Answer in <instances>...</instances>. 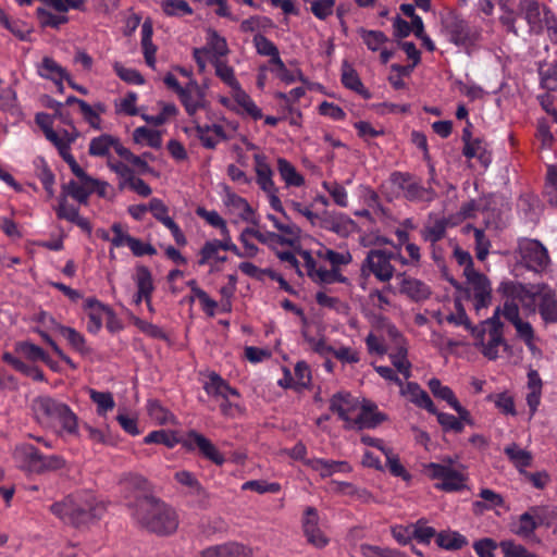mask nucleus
Listing matches in <instances>:
<instances>
[{"mask_svg": "<svg viewBox=\"0 0 557 557\" xmlns=\"http://www.w3.org/2000/svg\"><path fill=\"white\" fill-rule=\"evenodd\" d=\"M330 410L344 421L346 429H373L382 423L386 417L377 411V407L370 400L360 403L349 393H336L330 400Z\"/></svg>", "mask_w": 557, "mask_h": 557, "instance_id": "f257e3e1", "label": "nucleus"}, {"mask_svg": "<svg viewBox=\"0 0 557 557\" xmlns=\"http://www.w3.org/2000/svg\"><path fill=\"white\" fill-rule=\"evenodd\" d=\"M132 517L144 528L159 535H168L178 527L177 515L164 503L148 496L131 506Z\"/></svg>", "mask_w": 557, "mask_h": 557, "instance_id": "f03ea898", "label": "nucleus"}, {"mask_svg": "<svg viewBox=\"0 0 557 557\" xmlns=\"http://www.w3.org/2000/svg\"><path fill=\"white\" fill-rule=\"evenodd\" d=\"M53 515L64 523L81 527L96 519L104 512V506L98 502L94 494L84 492L67 496L50 507Z\"/></svg>", "mask_w": 557, "mask_h": 557, "instance_id": "7ed1b4c3", "label": "nucleus"}, {"mask_svg": "<svg viewBox=\"0 0 557 557\" xmlns=\"http://www.w3.org/2000/svg\"><path fill=\"white\" fill-rule=\"evenodd\" d=\"M473 346L488 360L499 357V351L507 348L504 338V324L499 320V309H496L493 317L480 322L471 329Z\"/></svg>", "mask_w": 557, "mask_h": 557, "instance_id": "20e7f679", "label": "nucleus"}, {"mask_svg": "<svg viewBox=\"0 0 557 557\" xmlns=\"http://www.w3.org/2000/svg\"><path fill=\"white\" fill-rule=\"evenodd\" d=\"M32 410L38 422L42 424L58 422L66 434L77 433V417L66 404L48 395H40L33 399Z\"/></svg>", "mask_w": 557, "mask_h": 557, "instance_id": "39448f33", "label": "nucleus"}, {"mask_svg": "<svg viewBox=\"0 0 557 557\" xmlns=\"http://www.w3.org/2000/svg\"><path fill=\"white\" fill-rule=\"evenodd\" d=\"M425 474L432 480H438L435 488L444 492H458L466 487L468 480L466 468L451 458H444L441 462H430L424 466Z\"/></svg>", "mask_w": 557, "mask_h": 557, "instance_id": "423d86ee", "label": "nucleus"}, {"mask_svg": "<svg viewBox=\"0 0 557 557\" xmlns=\"http://www.w3.org/2000/svg\"><path fill=\"white\" fill-rule=\"evenodd\" d=\"M14 458L22 467L37 473L55 471L65 465L61 456H45L35 446L29 444L17 446L14 450Z\"/></svg>", "mask_w": 557, "mask_h": 557, "instance_id": "0eeeda50", "label": "nucleus"}, {"mask_svg": "<svg viewBox=\"0 0 557 557\" xmlns=\"http://www.w3.org/2000/svg\"><path fill=\"white\" fill-rule=\"evenodd\" d=\"M443 29L451 44L467 50L481 40V29L471 26L466 20L455 14L448 15L443 21Z\"/></svg>", "mask_w": 557, "mask_h": 557, "instance_id": "6e6552de", "label": "nucleus"}, {"mask_svg": "<svg viewBox=\"0 0 557 557\" xmlns=\"http://www.w3.org/2000/svg\"><path fill=\"white\" fill-rule=\"evenodd\" d=\"M256 182L260 189L267 195L270 207L286 216L283 203L278 197V187L273 181V170L263 153L253 156Z\"/></svg>", "mask_w": 557, "mask_h": 557, "instance_id": "1a4fd4ad", "label": "nucleus"}, {"mask_svg": "<svg viewBox=\"0 0 557 557\" xmlns=\"http://www.w3.org/2000/svg\"><path fill=\"white\" fill-rule=\"evenodd\" d=\"M393 258L394 253L385 249L369 250L361 264L362 275H373L377 281L388 283L395 274Z\"/></svg>", "mask_w": 557, "mask_h": 557, "instance_id": "9d476101", "label": "nucleus"}, {"mask_svg": "<svg viewBox=\"0 0 557 557\" xmlns=\"http://www.w3.org/2000/svg\"><path fill=\"white\" fill-rule=\"evenodd\" d=\"M519 253L524 265L533 271H542L549 263L547 249L535 239L520 240Z\"/></svg>", "mask_w": 557, "mask_h": 557, "instance_id": "9b49d317", "label": "nucleus"}, {"mask_svg": "<svg viewBox=\"0 0 557 557\" xmlns=\"http://www.w3.org/2000/svg\"><path fill=\"white\" fill-rule=\"evenodd\" d=\"M221 199L230 214L235 215L243 222L257 223L252 207L245 198L233 191L230 186H222Z\"/></svg>", "mask_w": 557, "mask_h": 557, "instance_id": "f8f14e48", "label": "nucleus"}, {"mask_svg": "<svg viewBox=\"0 0 557 557\" xmlns=\"http://www.w3.org/2000/svg\"><path fill=\"white\" fill-rule=\"evenodd\" d=\"M543 522L544 508L533 506L511 522L510 530L522 539H529L534 534L536 528Z\"/></svg>", "mask_w": 557, "mask_h": 557, "instance_id": "ddd939ff", "label": "nucleus"}, {"mask_svg": "<svg viewBox=\"0 0 557 557\" xmlns=\"http://www.w3.org/2000/svg\"><path fill=\"white\" fill-rule=\"evenodd\" d=\"M178 98L189 116H195L198 111L206 109V92L195 79H190L184 89H180Z\"/></svg>", "mask_w": 557, "mask_h": 557, "instance_id": "4468645a", "label": "nucleus"}, {"mask_svg": "<svg viewBox=\"0 0 557 557\" xmlns=\"http://www.w3.org/2000/svg\"><path fill=\"white\" fill-rule=\"evenodd\" d=\"M319 515L315 508L307 507L302 517V531L309 544L323 548L329 544L327 536L319 527Z\"/></svg>", "mask_w": 557, "mask_h": 557, "instance_id": "2eb2a0df", "label": "nucleus"}, {"mask_svg": "<svg viewBox=\"0 0 557 557\" xmlns=\"http://www.w3.org/2000/svg\"><path fill=\"white\" fill-rule=\"evenodd\" d=\"M546 5H541L537 0H519V12L533 35L544 32V15Z\"/></svg>", "mask_w": 557, "mask_h": 557, "instance_id": "dca6fc26", "label": "nucleus"}, {"mask_svg": "<svg viewBox=\"0 0 557 557\" xmlns=\"http://www.w3.org/2000/svg\"><path fill=\"white\" fill-rule=\"evenodd\" d=\"M399 293L416 302L426 300L431 296V288L421 280L407 275L405 272L396 274Z\"/></svg>", "mask_w": 557, "mask_h": 557, "instance_id": "f3484780", "label": "nucleus"}, {"mask_svg": "<svg viewBox=\"0 0 557 557\" xmlns=\"http://www.w3.org/2000/svg\"><path fill=\"white\" fill-rule=\"evenodd\" d=\"M467 282L473 293L474 307L479 311L486 308L492 299V287L487 277L478 271L466 275Z\"/></svg>", "mask_w": 557, "mask_h": 557, "instance_id": "a211bd4d", "label": "nucleus"}, {"mask_svg": "<svg viewBox=\"0 0 557 557\" xmlns=\"http://www.w3.org/2000/svg\"><path fill=\"white\" fill-rule=\"evenodd\" d=\"M107 187L106 183H101L95 178H88V180H79V182L76 181H70L64 186V191L67 196H71L73 199L81 203H86L89 196L98 190L99 194H103V189Z\"/></svg>", "mask_w": 557, "mask_h": 557, "instance_id": "6ab92c4d", "label": "nucleus"}, {"mask_svg": "<svg viewBox=\"0 0 557 557\" xmlns=\"http://www.w3.org/2000/svg\"><path fill=\"white\" fill-rule=\"evenodd\" d=\"M185 444L188 448H198L203 457L215 465L221 466L225 461L224 456L218 450L212 442L196 431L188 432Z\"/></svg>", "mask_w": 557, "mask_h": 557, "instance_id": "aec40b11", "label": "nucleus"}, {"mask_svg": "<svg viewBox=\"0 0 557 557\" xmlns=\"http://www.w3.org/2000/svg\"><path fill=\"white\" fill-rule=\"evenodd\" d=\"M305 465L319 473L321 478H329L335 473H349L352 470L351 466L344 460L310 458L305 460Z\"/></svg>", "mask_w": 557, "mask_h": 557, "instance_id": "412c9836", "label": "nucleus"}, {"mask_svg": "<svg viewBox=\"0 0 557 557\" xmlns=\"http://www.w3.org/2000/svg\"><path fill=\"white\" fill-rule=\"evenodd\" d=\"M206 393L214 398L239 397V392L232 387L220 374L210 372L202 382Z\"/></svg>", "mask_w": 557, "mask_h": 557, "instance_id": "4be33fe9", "label": "nucleus"}, {"mask_svg": "<svg viewBox=\"0 0 557 557\" xmlns=\"http://www.w3.org/2000/svg\"><path fill=\"white\" fill-rule=\"evenodd\" d=\"M400 395L417 407L423 408L430 413H436V407L434 406L433 400L418 383H403V386H400Z\"/></svg>", "mask_w": 557, "mask_h": 557, "instance_id": "5701e85b", "label": "nucleus"}, {"mask_svg": "<svg viewBox=\"0 0 557 557\" xmlns=\"http://www.w3.org/2000/svg\"><path fill=\"white\" fill-rule=\"evenodd\" d=\"M447 227L448 220L446 218H437L434 213H430L428 222L423 225L420 234L425 243L434 245L445 237Z\"/></svg>", "mask_w": 557, "mask_h": 557, "instance_id": "b1692460", "label": "nucleus"}, {"mask_svg": "<svg viewBox=\"0 0 557 557\" xmlns=\"http://www.w3.org/2000/svg\"><path fill=\"white\" fill-rule=\"evenodd\" d=\"M539 312L545 323H557V296L555 290L542 285L539 293Z\"/></svg>", "mask_w": 557, "mask_h": 557, "instance_id": "393cba45", "label": "nucleus"}, {"mask_svg": "<svg viewBox=\"0 0 557 557\" xmlns=\"http://www.w3.org/2000/svg\"><path fill=\"white\" fill-rule=\"evenodd\" d=\"M541 286L533 287L532 290L527 289L521 284H510L508 289H510V295L513 296V299L517 300L524 309L534 312L536 306H540V288Z\"/></svg>", "mask_w": 557, "mask_h": 557, "instance_id": "a878e982", "label": "nucleus"}, {"mask_svg": "<svg viewBox=\"0 0 557 557\" xmlns=\"http://www.w3.org/2000/svg\"><path fill=\"white\" fill-rule=\"evenodd\" d=\"M78 132L74 126L71 125V129L49 131L46 138L53 144L58 149L60 156L71 153V145L77 139Z\"/></svg>", "mask_w": 557, "mask_h": 557, "instance_id": "bb28decb", "label": "nucleus"}, {"mask_svg": "<svg viewBox=\"0 0 557 557\" xmlns=\"http://www.w3.org/2000/svg\"><path fill=\"white\" fill-rule=\"evenodd\" d=\"M200 557H250V553L243 544L228 542L203 549Z\"/></svg>", "mask_w": 557, "mask_h": 557, "instance_id": "cd10ccee", "label": "nucleus"}, {"mask_svg": "<svg viewBox=\"0 0 557 557\" xmlns=\"http://www.w3.org/2000/svg\"><path fill=\"white\" fill-rule=\"evenodd\" d=\"M325 227L341 237H348L357 231L358 225L345 213H334L325 220Z\"/></svg>", "mask_w": 557, "mask_h": 557, "instance_id": "c85d7f7f", "label": "nucleus"}, {"mask_svg": "<svg viewBox=\"0 0 557 557\" xmlns=\"http://www.w3.org/2000/svg\"><path fill=\"white\" fill-rule=\"evenodd\" d=\"M195 129L202 146L208 149L215 148L220 141L226 138L223 126L219 124L200 125L197 123Z\"/></svg>", "mask_w": 557, "mask_h": 557, "instance_id": "c756f323", "label": "nucleus"}, {"mask_svg": "<svg viewBox=\"0 0 557 557\" xmlns=\"http://www.w3.org/2000/svg\"><path fill=\"white\" fill-rule=\"evenodd\" d=\"M85 309L88 310L87 330L90 333H98L102 327V322L106 319L108 306H104L96 298H88L85 301Z\"/></svg>", "mask_w": 557, "mask_h": 557, "instance_id": "7c9ffc66", "label": "nucleus"}, {"mask_svg": "<svg viewBox=\"0 0 557 557\" xmlns=\"http://www.w3.org/2000/svg\"><path fill=\"white\" fill-rule=\"evenodd\" d=\"M277 171L286 187H301L305 184V177L286 159H277Z\"/></svg>", "mask_w": 557, "mask_h": 557, "instance_id": "2f4dec72", "label": "nucleus"}, {"mask_svg": "<svg viewBox=\"0 0 557 557\" xmlns=\"http://www.w3.org/2000/svg\"><path fill=\"white\" fill-rule=\"evenodd\" d=\"M342 83L346 88L362 95L366 98L369 97V92L364 88L357 71L347 61L342 63Z\"/></svg>", "mask_w": 557, "mask_h": 557, "instance_id": "473e14b6", "label": "nucleus"}, {"mask_svg": "<svg viewBox=\"0 0 557 557\" xmlns=\"http://www.w3.org/2000/svg\"><path fill=\"white\" fill-rule=\"evenodd\" d=\"M407 187L405 198L411 202H424L429 205L437 197L436 191L432 187H424L414 178Z\"/></svg>", "mask_w": 557, "mask_h": 557, "instance_id": "72a5a7b5", "label": "nucleus"}, {"mask_svg": "<svg viewBox=\"0 0 557 557\" xmlns=\"http://www.w3.org/2000/svg\"><path fill=\"white\" fill-rule=\"evenodd\" d=\"M152 26L150 23L145 22L141 25V49L147 65L156 69V52L157 46L152 42Z\"/></svg>", "mask_w": 557, "mask_h": 557, "instance_id": "f704fd0d", "label": "nucleus"}, {"mask_svg": "<svg viewBox=\"0 0 557 557\" xmlns=\"http://www.w3.org/2000/svg\"><path fill=\"white\" fill-rule=\"evenodd\" d=\"M232 98L242 108L243 113L251 116L253 120L262 117L261 109L256 104L251 97L239 86L232 91Z\"/></svg>", "mask_w": 557, "mask_h": 557, "instance_id": "c9c22d12", "label": "nucleus"}, {"mask_svg": "<svg viewBox=\"0 0 557 557\" xmlns=\"http://www.w3.org/2000/svg\"><path fill=\"white\" fill-rule=\"evenodd\" d=\"M317 256L327 261L331 264V269H341L342 265H347L352 261V256L347 249L335 251L326 247H321L317 251Z\"/></svg>", "mask_w": 557, "mask_h": 557, "instance_id": "e433bc0d", "label": "nucleus"}, {"mask_svg": "<svg viewBox=\"0 0 557 557\" xmlns=\"http://www.w3.org/2000/svg\"><path fill=\"white\" fill-rule=\"evenodd\" d=\"M58 333L67 341L69 345L79 354H87L89 349L86 345L84 335L75 329L65 325H57Z\"/></svg>", "mask_w": 557, "mask_h": 557, "instance_id": "4c0bfd02", "label": "nucleus"}, {"mask_svg": "<svg viewBox=\"0 0 557 557\" xmlns=\"http://www.w3.org/2000/svg\"><path fill=\"white\" fill-rule=\"evenodd\" d=\"M38 74L41 77L51 79L53 82L57 79L70 81V74L66 72V70L49 57H45L42 59V62L38 69Z\"/></svg>", "mask_w": 557, "mask_h": 557, "instance_id": "58836bf2", "label": "nucleus"}, {"mask_svg": "<svg viewBox=\"0 0 557 557\" xmlns=\"http://www.w3.org/2000/svg\"><path fill=\"white\" fill-rule=\"evenodd\" d=\"M133 139L138 145H147L156 149L162 146L161 133L146 126L135 128L133 132Z\"/></svg>", "mask_w": 557, "mask_h": 557, "instance_id": "ea45409f", "label": "nucleus"}, {"mask_svg": "<svg viewBox=\"0 0 557 557\" xmlns=\"http://www.w3.org/2000/svg\"><path fill=\"white\" fill-rule=\"evenodd\" d=\"M114 144H116V137L102 134L90 140L88 152L92 157H109Z\"/></svg>", "mask_w": 557, "mask_h": 557, "instance_id": "a19ab883", "label": "nucleus"}, {"mask_svg": "<svg viewBox=\"0 0 557 557\" xmlns=\"http://www.w3.org/2000/svg\"><path fill=\"white\" fill-rule=\"evenodd\" d=\"M133 280L136 284L137 292L141 295L152 296L154 284L150 270L145 265H137Z\"/></svg>", "mask_w": 557, "mask_h": 557, "instance_id": "79ce46f5", "label": "nucleus"}, {"mask_svg": "<svg viewBox=\"0 0 557 557\" xmlns=\"http://www.w3.org/2000/svg\"><path fill=\"white\" fill-rule=\"evenodd\" d=\"M160 8L170 17H183L194 13L191 7L185 0H161Z\"/></svg>", "mask_w": 557, "mask_h": 557, "instance_id": "37998d69", "label": "nucleus"}, {"mask_svg": "<svg viewBox=\"0 0 557 557\" xmlns=\"http://www.w3.org/2000/svg\"><path fill=\"white\" fill-rule=\"evenodd\" d=\"M311 280L318 284L348 283V278L342 274L341 269H325L324 267H319L318 271L311 274Z\"/></svg>", "mask_w": 557, "mask_h": 557, "instance_id": "c03bdc74", "label": "nucleus"}, {"mask_svg": "<svg viewBox=\"0 0 557 557\" xmlns=\"http://www.w3.org/2000/svg\"><path fill=\"white\" fill-rule=\"evenodd\" d=\"M540 85L543 89L548 91H557V61L539 69Z\"/></svg>", "mask_w": 557, "mask_h": 557, "instance_id": "a18cd8bd", "label": "nucleus"}, {"mask_svg": "<svg viewBox=\"0 0 557 557\" xmlns=\"http://www.w3.org/2000/svg\"><path fill=\"white\" fill-rule=\"evenodd\" d=\"M90 399L97 406V413L104 417L109 411L113 410L115 401L110 392H99L90 388L88 391Z\"/></svg>", "mask_w": 557, "mask_h": 557, "instance_id": "49530a36", "label": "nucleus"}, {"mask_svg": "<svg viewBox=\"0 0 557 557\" xmlns=\"http://www.w3.org/2000/svg\"><path fill=\"white\" fill-rule=\"evenodd\" d=\"M207 51H210L214 54L216 60L222 57H225L228 53V47L226 39L219 35V33L214 29H209L207 32Z\"/></svg>", "mask_w": 557, "mask_h": 557, "instance_id": "de8ad7c7", "label": "nucleus"}, {"mask_svg": "<svg viewBox=\"0 0 557 557\" xmlns=\"http://www.w3.org/2000/svg\"><path fill=\"white\" fill-rule=\"evenodd\" d=\"M3 360L8 363H10L15 370L20 371L21 373L32 377L35 381H44L45 375L44 372L33 366L26 364L18 358H15L11 354L7 352L3 356Z\"/></svg>", "mask_w": 557, "mask_h": 557, "instance_id": "09e8293b", "label": "nucleus"}, {"mask_svg": "<svg viewBox=\"0 0 557 557\" xmlns=\"http://www.w3.org/2000/svg\"><path fill=\"white\" fill-rule=\"evenodd\" d=\"M504 451L518 469L525 468L531 465V454L528 450L520 448L516 443L507 445Z\"/></svg>", "mask_w": 557, "mask_h": 557, "instance_id": "8fccbe9b", "label": "nucleus"}, {"mask_svg": "<svg viewBox=\"0 0 557 557\" xmlns=\"http://www.w3.org/2000/svg\"><path fill=\"white\" fill-rule=\"evenodd\" d=\"M436 543L445 549H459L467 544V539L458 532L445 531L437 534Z\"/></svg>", "mask_w": 557, "mask_h": 557, "instance_id": "3c124183", "label": "nucleus"}, {"mask_svg": "<svg viewBox=\"0 0 557 557\" xmlns=\"http://www.w3.org/2000/svg\"><path fill=\"white\" fill-rule=\"evenodd\" d=\"M213 65H214V70H215V75L225 85H227L232 91L240 86L239 82L237 81V78L235 76L234 69L232 66H230L224 61L219 60V59L214 61Z\"/></svg>", "mask_w": 557, "mask_h": 557, "instance_id": "603ef678", "label": "nucleus"}, {"mask_svg": "<svg viewBox=\"0 0 557 557\" xmlns=\"http://www.w3.org/2000/svg\"><path fill=\"white\" fill-rule=\"evenodd\" d=\"M463 156L468 159L476 158L481 161L484 166H487L491 163V156L486 151L482 141L473 140L467 141L463 147Z\"/></svg>", "mask_w": 557, "mask_h": 557, "instance_id": "864d4df0", "label": "nucleus"}, {"mask_svg": "<svg viewBox=\"0 0 557 557\" xmlns=\"http://www.w3.org/2000/svg\"><path fill=\"white\" fill-rule=\"evenodd\" d=\"M358 33L362 38L364 45L371 51H377L388 40L386 35L381 30H369L359 28Z\"/></svg>", "mask_w": 557, "mask_h": 557, "instance_id": "5fc2aeb1", "label": "nucleus"}, {"mask_svg": "<svg viewBox=\"0 0 557 557\" xmlns=\"http://www.w3.org/2000/svg\"><path fill=\"white\" fill-rule=\"evenodd\" d=\"M16 350L33 361L40 360L46 364L50 363V357L39 346L33 343L21 342L16 345Z\"/></svg>", "mask_w": 557, "mask_h": 557, "instance_id": "6e6d98bb", "label": "nucleus"}, {"mask_svg": "<svg viewBox=\"0 0 557 557\" xmlns=\"http://www.w3.org/2000/svg\"><path fill=\"white\" fill-rule=\"evenodd\" d=\"M174 479L176 480L177 483L187 488V495H189L190 493H203V486L195 476V474L191 473L190 471L180 470L175 472Z\"/></svg>", "mask_w": 557, "mask_h": 557, "instance_id": "4d7b16f0", "label": "nucleus"}, {"mask_svg": "<svg viewBox=\"0 0 557 557\" xmlns=\"http://www.w3.org/2000/svg\"><path fill=\"white\" fill-rule=\"evenodd\" d=\"M428 386L436 398L445 400L450 407L455 401L458 400L453 389L449 386L443 385L442 382L436 377L429 380Z\"/></svg>", "mask_w": 557, "mask_h": 557, "instance_id": "13d9d810", "label": "nucleus"}, {"mask_svg": "<svg viewBox=\"0 0 557 557\" xmlns=\"http://www.w3.org/2000/svg\"><path fill=\"white\" fill-rule=\"evenodd\" d=\"M383 455L386 458V466L394 476L401 478L405 481L411 479L410 473L400 463L398 455L395 454L391 447Z\"/></svg>", "mask_w": 557, "mask_h": 557, "instance_id": "bf43d9fd", "label": "nucleus"}, {"mask_svg": "<svg viewBox=\"0 0 557 557\" xmlns=\"http://www.w3.org/2000/svg\"><path fill=\"white\" fill-rule=\"evenodd\" d=\"M108 166L111 171H113L119 176V188L124 189L127 187L129 182L134 178L135 172L127 164L116 161L113 162L111 160L108 161Z\"/></svg>", "mask_w": 557, "mask_h": 557, "instance_id": "052dcab7", "label": "nucleus"}, {"mask_svg": "<svg viewBox=\"0 0 557 557\" xmlns=\"http://www.w3.org/2000/svg\"><path fill=\"white\" fill-rule=\"evenodd\" d=\"M407 347L404 345V347H399L396 352L389 355L393 366L404 375L405 379H409L411 376V363L407 358Z\"/></svg>", "mask_w": 557, "mask_h": 557, "instance_id": "680f3d73", "label": "nucleus"}, {"mask_svg": "<svg viewBox=\"0 0 557 557\" xmlns=\"http://www.w3.org/2000/svg\"><path fill=\"white\" fill-rule=\"evenodd\" d=\"M138 95L134 91H129L122 99L115 101V112L117 114H125L128 116H135L138 114L137 109Z\"/></svg>", "mask_w": 557, "mask_h": 557, "instance_id": "e2e57ef3", "label": "nucleus"}, {"mask_svg": "<svg viewBox=\"0 0 557 557\" xmlns=\"http://www.w3.org/2000/svg\"><path fill=\"white\" fill-rule=\"evenodd\" d=\"M113 70L115 74L127 84L143 85L145 83L143 75L137 70L126 67L121 62H114Z\"/></svg>", "mask_w": 557, "mask_h": 557, "instance_id": "0e129e2a", "label": "nucleus"}, {"mask_svg": "<svg viewBox=\"0 0 557 557\" xmlns=\"http://www.w3.org/2000/svg\"><path fill=\"white\" fill-rule=\"evenodd\" d=\"M242 490L253 491L258 494L278 493L281 491V485L276 482H267L264 480H251L246 481L242 485Z\"/></svg>", "mask_w": 557, "mask_h": 557, "instance_id": "69168bd1", "label": "nucleus"}, {"mask_svg": "<svg viewBox=\"0 0 557 557\" xmlns=\"http://www.w3.org/2000/svg\"><path fill=\"white\" fill-rule=\"evenodd\" d=\"M322 187L332 196L337 206L342 208H346L348 206V195L344 186L336 182L324 181L322 183Z\"/></svg>", "mask_w": 557, "mask_h": 557, "instance_id": "338daca9", "label": "nucleus"}, {"mask_svg": "<svg viewBox=\"0 0 557 557\" xmlns=\"http://www.w3.org/2000/svg\"><path fill=\"white\" fill-rule=\"evenodd\" d=\"M513 326L517 331V335L520 339H522L527 347L534 354L536 350V346L534 343V331L532 325L527 322L522 321L521 319L513 323Z\"/></svg>", "mask_w": 557, "mask_h": 557, "instance_id": "774afa93", "label": "nucleus"}]
</instances>
